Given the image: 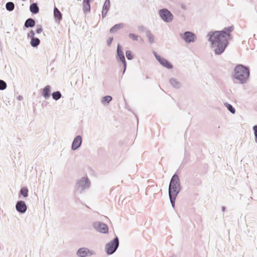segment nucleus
I'll return each mask as SVG.
<instances>
[{"instance_id": "nucleus-1", "label": "nucleus", "mask_w": 257, "mask_h": 257, "mask_svg": "<svg viewBox=\"0 0 257 257\" xmlns=\"http://www.w3.org/2000/svg\"><path fill=\"white\" fill-rule=\"evenodd\" d=\"M233 30V27L230 26L225 27L221 31H211L207 34L208 41L215 54L220 55L224 51L231 36L230 33Z\"/></svg>"}, {"instance_id": "nucleus-2", "label": "nucleus", "mask_w": 257, "mask_h": 257, "mask_svg": "<svg viewBox=\"0 0 257 257\" xmlns=\"http://www.w3.org/2000/svg\"><path fill=\"white\" fill-rule=\"evenodd\" d=\"M249 74L250 71L248 67L238 64L232 72L231 78L234 83L244 84L247 82Z\"/></svg>"}, {"instance_id": "nucleus-3", "label": "nucleus", "mask_w": 257, "mask_h": 257, "mask_svg": "<svg viewBox=\"0 0 257 257\" xmlns=\"http://www.w3.org/2000/svg\"><path fill=\"white\" fill-rule=\"evenodd\" d=\"M181 190L179 176L175 174L172 176L169 186V194L178 195Z\"/></svg>"}, {"instance_id": "nucleus-4", "label": "nucleus", "mask_w": 257, "mask_h": 257, "mask_svg": "<svg viewBox=\"0 0 257 257\" xmlns=\"http://www.w3.org/2000/svg\"><path fill=\"white\" fill-rule=\"evenodd\" d=\"M75 186L77 190L80 193H82L90 188V180L87 177H82L76 180Z\"/></svg>"}, {"instance_id": "nucleus-5", "label": "nucleus", "mask_w": 257, "mask_h": 257, "mask_svg": "<svg viewBox=\"0 0 257 257\" xmlns=\"http://www.w3.org/2000/svg\"><path fill=\"white\" fill-rule=\"evenodd\" d=\"M158 15L161 20L166 23L172 22L174 19L172 13L167 8H163L158 11Z\"/></svg>"}, {"instance_id": "nucleus-6", "label": "nucleus", "mask_w": 257, "mask_h": 257, "mask_svg": "<svg viewBox=\"0 0 257 257\" xmlns=\"http://www.w3.org/2000/svg\"><path fill=\"white\" fill-rule=\"evenodd\" d=\"M119 245L118 238L116 236L113 239L105 244V250L107 254H113L117 249Z\"/></svg>"}, {"instance_id": "nucleus-7", "label": "nucleus", "mask_w": 257, "mask_h": 257, "mask_svg": "<svg viewBox=\"0 0 257 257\" xmlns=\"http://www.w3.org/2000/svg\"><path fill=\"white\" fill-rule=\"evenodd\" d=\"M93 228L97 231L102 233H107L108 228L107 225L100 221H95L92 223Z\"/></svg>"}, {"instance_id": "nucleus-8", "label": "nucleus", "mask_w": 257, "mask_h": 257, "mask_svg": "<svg viewBox=\"0 0 257 257\" xmlns=\"http://www.w3.org/2000/svg\"><path fill=\"white\" fill-rule=\"evenodd\" d=\"M181 38L187 43H190L195 42L196 36L191 32L186 31L183 34H180Z\"/></svg>"}, {"instance_id": "nucleus-9", "label": "nucleus", "mask_w": 257, "mask_h": 257, "mask_svg": "<svg viewBox=\"0 0 257 257\" xmlns=\"http://www.w3.org/2000/svg\"><path fill=\"white\" fill-rule=\"evenodd\" d=\"M76 254L78 257H87L92 256L95 254L94 251L90 250L87 247L79 248L76 251Z\"/></svg>"}, {"instance_id": "nucleus-10", "label": "nucleus", "mask_w": 257, "mask_h": 257, "mask_svg": "<svg viewBox=\"0 0 257 257\" xmlns=\"http://www.w3.org/2000/svg\"><path fill=\"white\" fill-rule=\"evenodd\" d=\"M116 52V59L117 60H119L122 63L123 66V74H124L126 68V62L125 61L124 55L122 51V48L119 44L117 45Z\"/></svg>"}, {"instance_id": "nucleus-11", "label": "nucleus", "mask_w": 257, "mask_h": 257, "mask_svg": "<svg viewBox=\"0 0 257 257\" xmlns=\"http://www.w3.org/2000/svg\"><path fill=\"white\" fill-rule=\"evenodd\" d=\"M153 54L156 59L163 66L169 69L173 68V65L167 59L161 57L160 55H158V54L155 51L153 52Z\"/></svg>"}, {"instance_id": "nucleus-12", "label": "nucleus", "mask_w": 257, "mask_h": 257, "mask_svg": "<svg viewBox=\"0 0 257 257\" xmlns=\"http://www.w3.org/2000/svg\"><path fill=\"white\" fill-rule=\"evenodd\" d=\"M82 143V138L80 135L77 136L73 140L71 150L75 151L80 147Z\"/></svg>"}, {"instance_id": "nucleus-13", "label": "nucleus", "mask_w": 257, "mask_h": 257, "mask_svg": "<svg viewBox=\"0 0 257 257\" xmlns=\"http://www.w3.org/2000/svg\"><path fill=\"white\" fill-rule=\"evenodd\" d=\"M17 211L20 213H24L27 210V205L23 201H18L16 204Z\"/></svg>"}, {"instance_id": "nucleus-14", "label": "nucleus", "mask_w": 257, "mask_h": 257, "mask_svg": "<svg viewBox=\"0 0 257 257\" xmlns=\"http://www.w3.org/2000/svg\"><path fill=\"white\" fill-rule=\"evenodd\" d=\"M169 81L170 85L175 89H179L182 86L181 82L176 78H171L169 79Z\"/></svg>"}, {"instance_id": "nucleus-15", "label": "nucleus", "mask_w": 257, "mask_h": 257, "mask_svg": "<svg viewBox=\"0 0 257 257\" xmlns=\"http://www.w3.org/2000/svg\"><path fill=\"white\" fill-rule=\"evenodd\" d=\"M110 1L109 0H105L103 6L102 10V17L104 18L107 15V13L109 10L110 8Z\"/></svg>"}, {"instance_id": "nucleus-16", "label": "nucleus", "mask_w": 257, "mask_h": 257, "mask_svg": "<svg viewBox=\"0 0 257 257\" xmlns=\"http://www.w3.org/2000/svg\"><path fill=\"white\" fill-rule=\"evenodd\" d=\"M51 89V86L48 85L46 86L42 90V94L46 99L49 98L50 97Z\"/></svg>"}, {"instance_id": "nucleus-17", "label": "nucleus", "mask_w": 257, "mask_h": 257, "mask_svg": "<svg viewBox=\"0 0 257 257\" xmlns=\"http://www.w3.org/2000/svg\"><path fill=\"white\" fill-rule=\"evenodd\" d=\"M35 21L32 18L27 19L24 24V27L26 28H33L35 26Z\"/></svg>"}, {"instance_id": "nucleus-18", "label": "nucleus", "mask_w": 257, "mask_h": 257, "mask_svg": "<svg viewBox=\"0 0 257 257\" xmlns=\"http://www.w3.org/2000/svg\"><path fill=\"white\" fill-rule=\"evenodd\" d=\"M112 97L110 95H106L102 97L101 99V103L103 105H108L109 102L112 100Z\"/></svg>"}, {"instance_id": "nucleus-19", "label": "nucleus", "mask_w": 257, "mask_h": 257, "mask_svg": "<svg viewBox=\"0 0 257 257\" xmlns=\"http://www.w3.org/2000/svg\"><path fill=\"white\" fill-rule=\"evenodd\" d=\"M30 11L33 14H37L39 12V8L37 3H32L30 6Z\"/></svg>"}, {"instance_id": "nucleus-20", "label": "nucleus", "mask_w": 257, "mask_h": 257, "mask_svg": "<svg viewBox=\"0 0 257 257\" xmlns=\"http://www.w3.org/2000/svg\"><path fill=\"white\" fill-rule=\"evenodd\" d=\"M123 24L122 23L115 24L110 29V32L111 33H115L117 30L123 28Z\"/></svg>"}, {"instance_id": "nucleus-21", "label": "nucleus", "mask_w": 257, "mask_h": 257, "mask_svg": "<svg viewBox=\"0 0 257 257\" xmlns=\"http://www.w3.org/2000/svg\"><path fill=\"white\" fill-rule=\"evenodd\" d=\"M40 44V40L38 38H33L31 39L30 44L33 47H37Z\"/></svg>"}, {"instance_id": "nucleus-22", "label": "nucleus", "mask_w": 257, "mask_h": 257, "mask_svg": "<svg viewBox=\"0 0 257 257\" xmlns=\"http://www.w3.org/2000/svg\"><path fill=\"white\" fill-rule=\"evenodd\" d=\"M54 16L55 18L58 20L62 19V14L56 7L54 8Z\"/></svg>"}, {"instance_id": "nucleus-23", "label": "nucleus", "mask_w": 257, "mask_h": 257, "mask_svg": "<svg viewBox=\"0 0 257 257\" xmlns=\"http://www.w3.org/2000/svg\"><path fill=\"white\" fill-rule=\"evenodd\" d=\"M15 4L13 2H9L6 4V9L9 12H12L14 10Z\"/></svg>"}, {"instance_id": "nucleus-24", "label": "nucleus", "mask_w": 257, "mask_h": 257, "mask_svg": "<svg viewBox=\"0 0 257 257\" xmlns=\"http://www.w3.org/2000/svg\"><path fill=\"white\" fill-rule=\"evenodd\" d=\"M52 96L53 99L58 100L62 97V94L59 91H56L52 93Z\"/></svg>"}, {"instance_id": "nucleus-25", "label": "nucleus", "mask_w": 257, "mask_h": 257, "mask_svg": "<svg viewBox=\"0 0 257 257\" xmlns=\"http://www.w3.org/2000/svg\"><path fill=\"white\" fill-rule=\"evenodd\" d=\"M128 37L133 41H138L139 40H140L143 41V39L141 37L134 33H130L128 34Z\"/></svg>"}, {"instance_id": "nucleus-26", "label": "nucleus", "mask_w": 257, "mask_h": 257, "mask_svg": "<svg viewBox=\"0 0 257 257\" xmlns=\"http://www.w3.org/2000/svg\"><path fill=\"white\" fill-rule=\"evenodd\" d=\"M146 36L148 39L149 42L152 44L154 43V36L149 31L146 32Z\"/></svg>"}, {"instance_id": "nucleus-27", "label": "nucleus", "mask_w": 257, "mask_h": 257, "mask_svg": "<svg viewBox=\"0 0 257 257\" xmlns=\"http://www.w3.org/2000/svg\"><path fill=\"white\" fill-rule=\"evenodd\" d=\"M83 10L84 13L89 12L90 11V4L83 2Z\"/></svg>"}, {"instance_id": "nucleus-28", "label": "nucleus", "mask_w": 257, "mask_h": 257, "mask_svg": "<svg viewBox=\"0 0 257 257\" xmlns=\"http://www.w3.org/2000/svg\"><path fill=\"white\" fill-rule=\"evenodd\" d=\"M169 199L170 200V202L171 204V205L173 208H175V200L177 196V195H174V194H169Z\"/></svg>"}, {"instance_id": "nucleus-29", "label": "nucleus", "mask_w": 257, "mask_h": 257, "mask_svg": "<svg viewBox=\"0 0 257 257\" xmlns=\"http://www.w3.org/2000/svg\"><path fill=\"white\" fill-rule=\"evenodd\" d=\"M224 105L231 113L234 114L235 112V109L231 104L226 102L224 103Z\"/></svg>"}, {"instance_id": "nucleus-30", "label": "nucleus", "mask_w": 257, "mask_h": 257, "mask_svg": "<svg viewBox=\"0 0 257 257\" xmlns=\"http://www.w3.org/2000/svg\"><path fill=\"white\" fill-rule=\"evenodd\" d=\"M20 193L24 197H26L28 195V189L27 187H23L20 190Z\"/></svg>"}, {"instance_id": "nucleus-31", "label": "nucleus", "mask_w": 257, "mask_h": 257, "mask_svg": "<svg viewBox=\"0 0 257 257\" xmlns=\"http://www.w3.org/2000/svg\"><path fill=\"white\" fill-rule=\"evenodd\" d=\"M7 88V83L3 80H0V90H3Z\"/></svg>"}, {"instance_id": "nucleus-32", "label": "nucleus", "mask_w": 257, "mask_h": 257, "mask_svg": "<svg viewBox=\"0 0 257 257\" xmlns=\"http://www.w3.org/2000/svg\"><path fill=\"white\" fill-rule=\"evenodd\" d=\"M125 55L127 59L128 60H132L133 58V56L132 55V52L130 50H127L125 52Z\"/></svg>"}, {"instance_id": "nucleus-33", "label": "nucleus", "mask_w": 257, "mask_h": 257, "mask_svg": "<svg viewBox=\"0 0 257 257\" xmlns=\"http://www.w3.org/2000/svg\"><path fill=\"white\" fill-rule=\"evenodd\" d=\"M35 32L33 30H31L30 32L27 34V37L31 39L35 38Z\"/></svg>"}, {"instance_id": "nucleus-34", "label": "nucleus", "mask_w": 257, "mask_h": 257, "mask_svg": "<svg viewBox=\"0 0 257 257\" xmlns=\"http://www.w3.org/2000/svg\"><path fill=\"white\" fill-rule=\"evenodd\" d=\"M253 131L254 132V135L255 137V140L257 142V125H255L253 126Z\"/></svg>"}, {"instance_id": "nucleus-35", "label": "nucleus", "mask_w": 257, "mask_h": 257, "mask_svg": "<svg viewBox=\"0 0 257 257\" xmlns=\"http://www.w3.org/2000/svg\"><path fill=\"white\" fill-rule=\"evenodd\" d=\"M42 31H43V29L42 28L41 25H38L37 26V29L36 30V33L38 34H40L42 32Z\"/></svg>"}, {"instance_id": "nucleus-36", "label": "nucleus", "mask_w": 257, "mask_h": 257, "mask_svg": "<svg viewBox=\"0 0 257 257\" xmlns=\"http://www.w3.org/2000/svg\"><path fill=\"white\" fill-rule=\"evenodd\" d=\"M138 29L139 31H140V32H144L146 30V28L142 25L139 26L138 27Z\"/></svg>"}, {"instance_id": "nucleus-37", "label": "nucleus", "mask_w": 257, "mask_h": 257, "mask_svg": "<svg viewBox=\"0 0 257 257\" xmlns=\"http://www.w3.org/2000/svg\"><path fill=\"white\" fill-rule=\"evenodd\" d=\"M112 40H113V38L112 37L109 38L108 39V40L107 41V44L108 46H109L111 45Z\"/></svg>"}, {"instance_id": "nucleus-38", "label": "nucleus", "mask_w": 257, "mask_h": 257, "mask_svg": "<svg viewBox=\"0 0 257 257\" xmlns=\"http://www.w3.org/2000/svg\"><path fill=\"white\" fill-rule=\"evenodd\" d=\"M181 8L184 10H186V7L185 5H184L183 4H182L181 5Z\"/></svg>"}, {"instance_id": "nucleus-39", "label": "nucleus", "mask_w": 257, "mask_h": 257, "mask_svg": "<svg viewBox=\"0 0 257 257\" xmlns=\"http://www.w3.org/2000/svg\"><path fill=\"white\" fill-rule=\"evenodd\" d=\"M17 98H18V99L19 100H22V99H23V96H21V95H19V96H18Z\"/></svg>"}, {"instance_id": "nucleus-40", "label": "nucleus", "mask_w": 257, "mask_h": 257, "mask_svg": "<svg viewBox=\"0 0 257 257\" xmlns=\"http://www.w3.org/2000/svg\"><path fill=\"white\" fill-rule=\"evenodd\" d=\"M93 1V0H83V2H86L87 3L90 4L91 2Z\"/></svg>"}, {"instance_id": "nucleus-41", "label": "nucleus", "mask_w": 257, "mask_h": 257, "mask_svg": "<svg viewBox=\"0 0 257 257\" xmlns=\"http://www.w3.org/2000/svg\"><path fill=\"white\" fill-rule=\"evenodd\" d=\"M225 210V207L224 206L222 207V211L224 212Z\"/></svg>"}]
</instances>
